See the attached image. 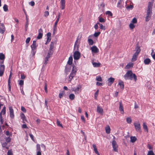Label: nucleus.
Returning <instances> with one entry per match:
<instances>
[{
    "instance_id": "38",
    "label": "nucleus",
    "mask_w": 155,
    "mask_h": 155,
    "mask_svg": "<svg viewBox=\"0 0 155 155\" xmlns=\"http://www.w3.org/2000/svg\"><path fill=\"white\" fill-rule=\"evenodd\" d=\"M4 10L5 12H7L8 11V7L7 5L5 4L4 5L3 7Z\"/></svg>"
},
{
    "instance_id": "27",
    "label": "nucleus",
    "mask_w": 155,
    "mask_h": 155,
    "mask_svg": "<svg viewBox=\"0 0 155 155\" xmlns=\"http://www.w3.org/2000/svg\"><path fill=\"white\" fill-rule=\"evenodd\" d=\"M133 63H129L127 64L125 67V69H129L130 67H133Z\"/></svg>"
},
{
    "instance_id": "53",
    "label": "nucleus",
    "mask_w": 155,
    "mask_h": 155,
    "mask_svg": "<svg viewBox=\"0 0 155 155\" xmlns=\"http://www.w3.org/2000/svg\"><path fill=\"white\" fill-rule=\"evenodd\" d=\"M101 33L100 32H95L94 33V37H98L99 35Z\"/></svg>"
},
{
    "instance_id": "4",
    "label": "nucleus",
    "mask_w": 155,
    "mask_h": 155,
    "mask_svg": "<svg viewBox=\"0 0 155 155\" xmlns=\"http://www.w3.org/2000/svg\"><path fill=\"white\" fill-rule=\"evenodd\" d=\"M73 56L74 60H78L80 57V53L78 51H76L74 53Z\"/></svg>"
},
{
    "instance_id": "46",
    "label": "nucleus",
    "mask_w": 155,
    "mask_h": 155,
    "mask_svg": "<svg viewBox=\"0 0 155 155\" xmlns=\"http://www.w3.org/2000/svg\"><path fill=\"white\" fill-rule=\"evenodd\" d=\"M37 150V151H41L40 145L39 144H37L36 145Z\"/></svg>"
},
{
    "instance_id": "5",
    "label": "nucleus",
    "mask_w": 155,
    "mask_h": 155,
    "mask_svg": "<svg viewBox=\"0 0 155 155\" xmlns=\"http://www.w3.org/2000/svg\"><path fill=\"white\" fill-rule=\"evenodd\" d=\"M112 144L114 151L117 152L118 149H117L118 145L116 142L114 140H112Z\"/></svg>"
},
{
    "instance_id": "22",
    "label": "nucleus",
    "mask_w": 155,
    "mask_h": 155,
    "mask_svg": "<svg viewBox=\"0 0 155 155\" xmlns=\"http://www.w3.org/2000/svg\"><path fill=\"white\" fill-rule=\"evenodd\" d=\"M119 85L120 86L121 89H123L124 88V82L121 81H120L118 83Z\"/></svg>"
},
{
    "instance_id": "21",
    "label": "nucleus",
    "mask_w": 155,
    "mask_h": 155,
    "mask_svg": "<svg viewBox=\"0 0 155 155\" xmlns=\"http://www.w3.org/2000/svg\"><path fill=\"white\" fill-rule=\"evenodd\" d=\"M153 5V3L150 2H149L147 6V10H152V6Z\"/></svg>"
},
{
    "instance_id": "59",
    "label": "nucleus",
    "mask_w": 155,
    "mask_h": 155,
    "mask_svg": "<svg viewBox=\"0 0 155 155\" xmlns=\"http://www.w3.org/2000/svg\"><path fill=\"white\" fill-rule=\"evenodd\" d=\"M31 38L30 37L27 38L25 41V42L27 44L30 41Z\"/></svg>"
},
{
    "instance_id": "29",
    "label": "nucleus",
    "mask_w": 155,
    "mask_h": 155,
    "mask_svg": "<svg viewBox=\"0 0 155 155\" xmlns=\"http://www.w3.org/2000/svg\"><path fill=\"white\" fill-rule=\"evenodd\" d=\"M8 143H7V142H6L5 141H3L1 140V143H2V147H5L7 145Z\"/></svg>"
},
{
    "instance_id": "58",
    "label": "nucleus",
    "mask_w": 155,
    "mask_h": 155,
    "mask_svg": "<svg viewBox=\"0 0 155 155\" xmlns=\"http://www.w3.org/2000/svg\"><path fill=\"white\" fill-rule=\"evenodd\" d=\"M99 21L101 22H105L104 19L102 18H99Z\"/></svg>"
},
{
    "instance_id": "7",
    "label": "nucleus",
    "mask_w": 155,
    "mask_h": 155,
    "mask_svg": "<svg viewBox=\"0 0 155 155\" xmlns=\"http://www.w3.org/2000/svg\"><path fill=\"white\" fill-rule=\"evenodd\" d=\"M115 80V79L114 78H113L112 77H110V78H109L108 79V85L109 86H110L113 83L114 81Z\"/></svg>"
},
{
    "instance_id": "48",
    "label": "nucleus",
    "mask_w": 155,
    "mask_h": 155,
    "mask_svg": "<svg viewBox=\"0 0 155 155\" xmlns=\"http://www.w3.org/2000/svg\"><path fill=\"white\" fill-rule=\"evenodd\" d=\"M147 155H154V154L152 150H150L148 151Z\"/></svg>"
},
{
    "instance_id": "52",
    "label": "nucleus",
    "mask_w": 155,
    "mask_h": 155,
    "mask_svg": "<svg viewBox=\"0 0 155 155\" xmlns=\"http://www.w3.org/2000/svg\"><path fill=\"white\" fill-rule=\"evenodd\" d=\"M7 155H13V153L12 149L8 150L7 153Z\"/></svg>"
},
{
    "instance_id": "61",
    "label": "nucleus",
    "mask_w": 155,
    "mask_h": 155,
    "mask_svg": "<svg viewBox=\"0 0 155 155\" xmlns=\"http://www.w3.org/2000/svg\"><path fill=\"white\" fill-rule=\"evenodd\" d=\"M21 110L22 111L25 112H26V110L25 108L23 106H22L21 107Z\"/></svg>"
},
{
    "instance_id": "40",
    "label": "nucleus",
    "mask_w": 155,
    "mask_h": 155,
    "mask_svg": "<svg viewBox=\"0 0 155 155\" xmlns=\"http://www.w3.org/2000/svg\"><path fill=\"white\" fill-rule=\"evenodd\" d=\"M54 43L53 42H51L50 46L49 49L50 50H53L54 48Z\"/></svg>"
},
{
    "instance_id": "44",
    "label": "nucleus",
    "mask_w": 155,
    "mask_h": 155,
    "mask_svg": "<svg viewBox=\"0 0 155 155\" xmlns=\"http://www.w3.org/2000/svg\"><path fill=\"white\" fill-rule=\"evenodd\" d=\"M129 27L131 29H133L135 27L134 24L131 23L129 25Z\"/></svg>"
},
{
    "instance_id": "63",
    "label": "nucleus",
    "mask_w": 155,
    "mask_h": 155,
    "mask_svg": "<svg viewBox=\"0 0 155 155\" xmlns=\"http://www.w3.org/2000/svg\"><path fill=\"white\" fill-rule=\"evenodd\" d=\"M45 92H46V93H47L48 92V91H47V84H45Z\"/></svg>"
},
{
    "instance_id": "62",
    "label": "nucleus",
    "mask_w": 155,
    "mask_h": 155,
    "mask_svg": "<svg viewBox=\"0 0 155 155\" xmlns=\"http://www.w3.org/2000/svg\"><path fill=\"white\" fill-rule=\"evenodd\" d=\"M49 15V12L47 11H46L45 12L44 16L45 17L48 16Z\"/></svg>"
},
{
    "instance_id": "9",
    "label": "nucleus",
    "mask_w": 155,
    "mask_h": 155,
    "mask_svg": "<svg viewBox=\"0 0 155 155\" xmlns=\"http://www.w3.org/2000/svg\"><path fill=\"white\" fill-rule=\"evenodd\" d=\"M65 0H61L60 8L61 9L63 10L64 9L65 7Z\"/></svg>"
},
{
    "instance_id": "6",
    "label": "nucleus",
    "mask_w": 155,
    "mask_h": 155,
    "mask_svg": "<svg viewBox=\"0 0 155 155\" xmlns=\"http://www.w3.org/2000/svg\"><path fill=\"white\" fill-rule=\"evenodd\" d=\"M9 110L10 117L12 118H14V110L12 107H9Z\"/></svg>"
},
{
    "instance_id": "13",
    "label": "nucleus",
    "mask_w": 155,
    "mask_h": 155,
    "mask_svg": "<svg viewBox=\"0 0 155 155\" xmlns=\"http://www.w3.org/2000/svg\"><path fill=\"white\" fill-rule=\"evenodd\" d=\"M48 59L45 58L44 60V64L43 65L41 69L42 71H44V67L46 66V65L48 63Z\"/></svg>"
},
{
    "instance_id": "55",
    "label": "nucleus",
    "mask_w": 155,
    "mask_h": 155,
    "mask_svg": "<svg viewBox=\"0 0 155 155\" xmlns=\"http://www.w3.org/2000/svg\"><path fill=\"white\" fill-rule=\"evenodd\" d=\"M29 4L31 6H34L35 5V3L34 1H32L29 3Z\"/></svg>"
},
{
    "instance_id": "51",
    "label": "nucleus",
    "mask_w": 155,
    "mask_h": 155,
    "mask_svg": "<svg viewBox=\"0 0 155 155\" xmlns=\"http://www.w3.org/2000/svg\"><path fill=\"white\" fill-rule=\"evenodd\" d=\"M96 80L99 81H102L101 78L100 76L97 77L96 78Z\"/></svg>"
},
{
    "instance_id": "47",
    "label": "nucleus",
    "mask_w": 155,
    "mask_h": 155,
    "mask_svg": "<svg viewBox=\"0 0 155 155\" xmlns=\"http://www.w3.org/2000/svg\"><path fill=\"white\" fill-rule=\"evenodd\" d=\"M122 0H119L117 3V6L119 8H121V6L120 5V4L122 3Z\"/></svg>"
},
{
    "instance_id": "16",
    "label": "nucleus",
    "mask_w": 155,
    "mask_h": 155,
    "mask_svg": "<svg viewBox=\"0 0 155 155\" xmlns=\"http://www.w3.org/2000/svg\"><path fill=\"white\" fill-rule=\"evenodd\" d=\"M72 61H73L72 57V56H71L69 57V58H68V60L67 62V64L70 65H71L72 63Z\"/></svg>"
},
{
    "instance_id": "41",
    "label": "nucleus",
    "mask_w": 155,
    "mask_h": 155,
    "mask_svg": "<svg viewBox=\"0 0 155 155\" xmlns=\"http://www.w3.org/2000/svg\"><path fill=\"white\" fill-rule=\"evenodd\" d=\"M133 8V5H130V6H127L126 7V8L127 10H130V9H132Z\"/></svg>"
},
{
    "instance_id": "60",
    "label": "nucleus",
    "mask_w": 155,
    "mask_h": 155,
    "mask_svg": "<svg viewBox=\"0 0 155 155\" xmlns=\"http://www.w3.org/2000/svg\"><path fill=\"white\" fill-rule=\"evenodd\" d=\"M53 50H50V49L49 50V51L48 52V54H50L52 55L53 53Z\"/></svg>"
},
{
    "instance_id": "20",
    "label": "nucleus",
    "mask_w": 155,
    "mask_h": 155,
    "mask_svg": "<svg viewBox=\"0 0 155 155\" xmlns=\"http://www.w3.org/2000/svg\"><path fill=\"white\" fill-rule=\"evenodd\" d=\"M75 75V74L71 73L69 77V78L68 79V81L71 82V80Z\"/></svg>"
},
{
    "instance_id": "30",
    "label": "nucleus",
    "mask_w": 155,
    "mask_h": 155,
    "mask_svg": "<svg viewBox=\"0 0 155 155\" xmlns=\"http://www.w3.org/2000/svg\"><path fill=\"white\" fill-rule=\"evenodd\" d=\"M28 25V20L27 17H26V22L25 25V29L27 30Z\"/></svg>"
},
{
    "instance_id": "3",
    "label": "nucleus",
    "mask_w": 155,
    "mask_h": 155,
    "mask_svg": "<svg viewBox=\"0 0 155 155\" xmlns=\"http://www.w3.org/2000/svg\"><path fill=\"white\" fill-rule=\"evenodd\" d=\"M134 125L136 130L137 132L141 131L140 124L139 122H136L134 123Z\"/></svg>"
},
{
    "instance_id": "25",
    "label": "nucleus",
    "mask_w": 155,
    "mask_h": 155,
    "mask_svg": "<svg viewBox=\"0 0 155 155\" xmlns=\"http://www.w3.org/2000/svg\"><path fill=\"white\" fill-rule=\"evenodd\" d=\"M105 130L107 133L109 134L110 133V129L109 126H107L105 127Z\"/></svg>"
},
{
    "instance_id": "26",
    "label": "nucleus",
    "mask_w": 155,
    "mask_h": 155,
    "mask_svg": "<svg viewBox=\"0 0 155 155\" xmlns=\"http://www.w3.org/2000/svg\"><path fill=\"white\" fill-rule=\"evenodd\" d=\"M151 61L149 58H146L144 60V62L145 64H148Z\"/></svg>"
},
{
    "instance_id": "23",
    "label": "nucleus",
    "mask_w": 155,
    "mask_h": 155,
    "mask_svg": "<svg viewBox=\"0 0 155 155\" xmlns=\"http://www.w3.org/2000/svg\"><path fill=\"white\" fill-rule=\"evenodd\" d=\"M130 141L132 143H134L137 140V138L135 136H130Z\"/></svg>"
},
{
    "instance_id": "15",
    "label": "nucleus",
    "mask_w": 155,
    "mask_h": 155,
    "mask_svg": "<svg viewBox=\"0 0 155 155\" xmlns=\"http://www.w3.org/2000/svg\"><path fill=\"white\" fill-rule=\"evenodd\" d=\"M92 63L94 67L97 68L100 67L101 65V64L99 62L96 63L94 62L93 61H92Z\"/></svg>"
},
{
    "instance_id": "8",
    "label": "nucleus",
    "mask_w": 155,
    "mask_h": 155,
    "mask_svg": "<svg viewBox=\"0 0 155 155\" xmlns=\"http://www.w3.org/2000/svg\"><path fill=\"white\" fill-rule=\"evenodd\" d=\"M38 34L37 37V38L39 39L42 38L43 35V31L41 28H40L38 30Z\"/></svg>"
},
{
    "instance_id": "28",
    "label": "nucleus",
    "mask_w": 155,
    "mask_h": 155,
    "mask_svg": "<svg viewBox=\"0 0 155 155\" xmlns=\"http://www.w3.org/2000/svg\"><path fill=\"white\" fill-rule=\"evenodd\" d=\"M92 146L94 148V150L95 153L96 154H98V151H97L96 145L95 144H93L92 145Z\"/></svg>"
},
{
    "instance_id": "2",
    "label": "nucleus",
    "mask_w": 155,
    "mask_h": 155,
    "mask_svg": "<svg viewBox=\"0 0 155 155\" xmlns=\"http://www.w3.org/2000/svg\"><path fill=\"white\" fill-rule=\"evenodd\" d=\"M82 86L81 85H78L76 87H72L71 90L72 91L75 92V94H78L81 91V88Z\"/></svg>"
},
{
    "instance_id": "49",
    "label": "nucleus",
    "mask_w": 155,
    "mask_h": 155,
    "mask_svg": "<svg viewBox=\"0 0 155 155\" xmlns=\"http://www.w3.org/2000/svg\"><path fill=\"white\" fill-rule=\"evenodd\" d=\"M106 14L108 15V16H112V14L110 11H107L106 12Z\"/></svg>"
},
{
    "instance_id": "50",
    "label": "nucleus",
    "mask_w": 155,
    "mask_h": 155,
    "mask_svg": "<svg viewBox=\"0 0 155 155\" xmlns=\"http://www.w3.org/2000/svg\"><path fill=\"white\" fill-rule=\"evenodd\" d=\"M151 17V16H150L147 15L145 18L146 21H149L150 18Z\"/></svg>"
},
{
    "instance_id": "37",
    "label": "nucleus",
    "mask_w": 155,
    "mask_h": 155,
    "mask_svg": "<svg viewBox=\"0 0 155 155\" xmlns=\"http://www.w3.org/2000/svg\"><path fill=\"white\" fill-rule=\"evenodd\" d=\"M88 43L90 45H93L94 42L93 40L91 39H88Z\"/></svg>"
},
{
    "instance_id": "11",
    "label": "nucleus",
    "mask_w": 155,
    "mask_h": 155,
    "mask_svg": "<svg viewBox=\"0 0 155 155\" xmlns=\"http://www.w3.org/2000/svg\"><path fill=\"white\" fill-rule=\"evenodd\" d=\"M97 111L98 113H99L101 115L103 114V110L102 108L99 106H97Z\"/></svg>"
},
{
    "instance_id": "56",
    "label": "nucleus",
    "mask_w": 155,
    "mask_h": 155,
    "mask_svg": "<svg viewBox=\"0 0 155 155\" xmlns=\"http://www.w3.org/2000/svg\"><path fill=\"white\" fill-rule=\"evenodd\" d=\"M99 92V90H97V91L95 93V96L94 97L95 99L97 98V97L98 95V94Z\"/></svg>"
},
{
    "instance_id": "19",
    "label": "nucleus",
    "mask_w": 155,
    "mask_h": 155,
    "mask_svg": "<svg viewBox=\"0 0 155 155\" xmlns=\"http://www.w3.org/2000/svg\"><path fill=\"white\" fill-rule=\"evenodd\" d=\"M77 71V69L76 67L74 65H73V68L72 69V71L71 73L76 74V73Z\"/></svg>"
},
{
    "instance_id": "31",
    "label": "nucleus",
    "mask_w": 155,
    "mask_h": 155,
    "mask_svg": "<svg viewBox=\"0 0 155 155\" xmlns=\"http://www.w3.org/2000/svg\"><path fill=\"white\" fill-rule=\"evenodd\" d=\"M5 142H7L8 143H9L10 142L11 139L9 137V136L7 137H5Z\"/></svg>"
},
{
    "instance_id": "64",
    "label": "nucleus",
    "mask_w": 155,
    "mask_h": 155,
    "mask_svg": "<svg viewBox=\"0 0 155 155\" xmlns=\"http://www.w3.org/2000/svg\"><path fill=\"white\" fill-rule=\"evenodd\" d=\"M19 84L21 86L24 84V81L23 80H21L19 82Z\"/></svg>"
},
{
    "instance_id": "1",
    "label": "nucleus",
    "mask_w": 155,
    "mask_h": 155,
    "mask_svg": "<svg viewBox=\"0 0 155 155\" xmlns=\"http://www.w3.org/2000/svg\"><path fill=\"white\" fill-rule=\"evenodd\" d=\"M124 77L126 80H132L133 78L134 81H136L137 80V76L135 74H133L132 71H128L126 74L124 75Z\"/></svg>"
},
{
    "instance_id": "35",
    "label": "nucleus",
    "mask_w": 155,
    "mask_h": 155,
    "mask_svg": "<svg viewBox=\"0 0 155 155\" xmlns=\"http://www.w3.org/2000/svg\"><path fill=\"white\" fill-rule=\"evenodd\" d=\"M69 98L71 100L74 99L75 98L74 95L73 94H70L69 95Z\"/></svg>"
},
{
    "instance_id": "33",
    "label": "nucleus",
    "mask_w": 155,
    "mask_h": 155,
    "mask_svg": "<svg viewBox=\"0 0 155 155\" xmlns=\"http://www.w3.org/2000/svg\"><path fill=\"white\" fill-rule=\"evenodd\" d=\"M126 121L127 123L130 124L132 122V120L130 117H128L126 118Z\"/></svg>"
},
{
    "instance_id": "57",
    "label": "nucleus",
    "mask_w": 155,
    "mask_h": 155,
    "mask_svg": "<svg viewBox=\"0 0 155 155\" xmlns=\"http://www.w3.org/2000/svg\"><path fill=\"white\" fill-rule=\"evenodd\" d=\"M57 124L59 126L61 127H63V126L61 124L60 121H59L58 120H57Z\"/></svg>"
},
{
    "instance_id": "36",
    "label": "nucleus",
    "mask_w": 155,
    "mask_h": 155,
    "mask_svg": "<svg viewBox=\"0 0 155 155\" xmlns=\"http://www.w3.org/2000/svg\"><path fill=\"white\" fill-rule=\"evenodd\" d=\"M59 21V20L57 19L56 21L55 22L54 27V30L56 29L57 25Z\"/></svg>"
},
{
    "instance_id": "34",
    "label": "nucleus",
    "mask_w": 155,
    "mask_h": 155,
    "mask_svg": "<svg viewBox=\"0 0 155 155\" xmlns=\"http://www.w3.org/2000/svg\"><path fill=\"white\" fill-rule=\"evenodd\" d=\"M97 24H98L99 25V27L100 29L103 30H104L105 29V26H103L101 24L98 22L97 23Z\"/></svg>"
},
{
    "instance_id": "17",
    "label": "nucleus",
    "mask_w": 155,
    "mask_h": 155,
    "mask_svg": "<svg viewBox=\"0 0 155 155\" xmlns=\"http://www.w3.org/2000/svg\"><path fill=\"white\" fill-rule=\"evenodd\" d=\"M138 55V54L137 53H134L132 58V61L133 62L135 61L137 59Z\"/></svg>"
},
{
    "instance_id": "45",
    "label": "nucleus",
    "mask_w": 155,
    "mask_h": 155,
    "mask_svg": "<svg viewBox=\"0 0 155 155\" xmlns=\"http://www.w3.org/2000/svg\"><path fill=\"white\" fill-rule=\"evenodd\" d=\"M0 66V70L4 71L5 65H4L1 64Z\"/></svg>"
},
{
    "instance_id": "54",
    "label": "nucleus",
    "mask_w": 155,
    "mask_h": 155,
    "mask_svg": "<svg viewBox=\"0 0 155 155\" xmlns=\"http://www.w3.org/2000/svg\"><path fill=\"white\" fill-rule=\"evenodd\" d=\"M77 42L78 40H77L75 42L74 46V49H75L76 48H77V49L78 48V45H77Z\"/></svg>"
},
{
    "instance_id": "10",
    "label": "nucleus",
    "mask_w": 155,
    "mask_h": 155,
    "mask_svg": "<svg viewBox=\"0 0 155 155\" xmlns=\"http://www.w3.org/2000/svg\"><path fill=\"white\" fill-rule=\"evenodd\" d=\"M91 49L92 52L95 53H97L99 51L98 48L95 46H92Z\"/></svg>"
},
{
    "instance_id": "12",
    "label": "nucleus",
    "mask_w": 155,
    "mask_h": 155,
    "mask_svg": "<svg viewBox=\"0 0 155 155\" xmlns=\"http://www.w3.org/2000/svg\"><path fill=\"white\" fill-rule=\"evenodd\" d=\"M36 40L33 41V44L31 46V50H35L36 49L37 46L36 45Z\"/></svg>"
},
{
    "instance_id": "14",
    "label": "nucleus",
    "mask_w": 155,
    "mask_h": 155,
    "mask_svg": "<svg viewBox=\"0 0 155 155\" xmlns=\"http://www.w3.org/2000/svg\"><path fill=\"white\" fill-rule=\"evenodd\" d=\"M119 109L120 111L121 112L122 114H123L124 113V111L123 109V105L122 104L121 102L120 101L119 102Z\"/></svg>"
},
{
    "instance_id": "32",
    "label": "nucleus",
    "mask_w": 155,
    "mask_h": 155,
    "mask_svg": "<svg viewBox=\"0 0 155 155\" xmlns=\"http://www.w3.org/2000/svg\"><path fill=\"white\" fill-rule=\"evenodd\" d=\"M5 59V55L2 53H0V60H4Z\"/></svg>"
},
{
    "instance_id": "39",
    "label": "nucleus",
    "mask_w": 155,
    "mask_h": 155,
    "mask_svg": "<svg viewBox=\"0 0 155 155\" xmlns=\"http://www.w3.org/2000/svg\"><path fill=\"white\" fill-rule=\"evenodd\" d=\"M152 10H147V15L151 16L152 14Z\"/></svg>"
},
{
    "instance_id": "18",
    "label": "nucleus",
    "mask_w": 155,
    "mask_h": 155,
    "mask_svg": "<svg viewBox=\"0 0 155 155\" xmlns=\"http://www.w3.org/2000/svg\"><path fill=\"white\" fill-rule=\"evenodd\" d=\"M143 128L145 131H146L147 132H148V129L147 128V126L146 125V123L145 122H143Z\"/></svg>"
},
{
    "instance_id": "43",
    "label": "nucleus",
    "mask_w": 155,
    "mask_h": 155,
    "mask_svg": "<svg viewBox=\"0 0 155 155\" xmlns=\"http://www.w3.org/2000/svg\"><path fill=\"white\" fill-rule=\"evenodd\" d=\"M137 20L136 18H134L131 21V23L133 24H135L137 23Z\"/></svg>"
},
{
    "instance_id": "24",
    "label": "nucleus",
    "mask_w": 155,
    "mask_h": 155,
    "mask_svg": "<svg viewBox=\"0 0 155 155\" xmlns=\"http://www.w3.org/2000/svg\"><path fill=\"white\" fill-rule=\"evenodd\" d=\"M135 50L136 51L135 53H137V54H138L140 52V47L138 46H137Z\"/></svg>"
},
{
    "instance_id": "42",
    "label": "nucleus",
    "mask_w": 155,
    "mask_h": 155,
    "mask_svg": "<svg viewBox=\"0 0 155 155\" xmlns=\"http://www.w3.org/2000/svg\"><path fill=\"white\" fill-rule=\"evenodd\" d=\"M21 118L22 119L23 121V123H24V119H25V117L24 115V114L22 113L21 114Z\"/></svg>"
}]
</instances>
